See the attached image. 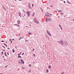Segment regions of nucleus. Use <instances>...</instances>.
I'll use <instances>...</instances> for the list:
<instances>
[{
	"instance_id": "37",
	"label": "nucleus",
	"mask_w": 74,
	"mask_h": 74,
	"mask_svg": "<svg viewBox=\"0 0 74 74\" xmlns=\"http://www.w3.org/2000/svg\"><path fill=\"white\" fill-rule=\"evenodd\" d=\"M21 35V33H20V34H19V36H20V35Z\"/></svg>"
},
{
	"instance_id": "12",
	"label": "nucleus",
	"mask_w": 74,
	"mask_h": 74,
	"mask_svg": "<svg viewBox=\"0 0 74 74\" xmlns=\"http://www.w3.org/2000/svg\"><path fill=\"white\" fill-rule=\"evenodd\" d=\"M45 15L46 16H50L49 15H47V14H46Z\"/></svg>"
},
{
	"instance_id": "29",
	"label": "nucleus",
	"mask_w": 74,
	"mask_h": 74,
	"mask_svg": "<svg viewBox=\"0 0 74 74\" xmlns=\"http://www.w3.org/2000/svg\"><path fill=\"white\" fill-rule=\"evenodd\" d=\"M64 3H66V2H65V1H64Z\"/></svg>"
},
{
	"instance_id": "6",
	"label": "nucleus",
	"mask_w": 74,
	"mask_h": 74,
	"mask_svg": "<svg viewBox=\"0 0 74 74\" xmlns=\"http://www.w3.org/2000/svg\"><path fill=\"white\" fill-rule=\"evenodd\" d=\"M28 34H29L31 35V34H32V33H30V32H28Z\"/></svg>"
},
{
	"instance_id": "30",
	"label": "nucleus",
	"mask_w": 74,
	"mask_h": 74,
	"mask_svg": "<svg viewBox=\"0 0 74 74\" xmlns=\"http://www.w3.org/2000/svg\"><path fill=\"white\" fill-rule=\"evenodd\" d=\"M29 8H31V7H30V6H29Z\"/></svg>"
},
{
	"instance_id": "36",
	"label": "nucleus",
	"mask_w": 74,
	"mask_h": 74,
	"mask_svg": "<svg viewBox=\"0 0 74 74\" xmlns=\"http://www.w3.org/2000/svg\"><path fill=\"white\" fill-rule=\"evenodd\" d=\"M33 63H34H34H35V62H33Z\"/></svg>"
},
{
	"instance_id": "44",
	"label": "nucleus",
	"mask_w": 74,
	"mask_h": 74,
	"mask_svg": "<svg viewBox=\"0 0 74 74\" xmlns=\"http://www.w3.org/2000/svg\"><path fill=\"white\" fill-rule=\"evenodd\" d=\"M7 66H5V67H7Z\"/></svg>"
},
{
	"instance_id": "20",
	"label": "nucleus",
	"mask_w": 74,
	"mask_h": 74,
	"mask_svg": "<svg viewBox=\"0 0 74 74\" xmlns=\"http://www.w3.org/2000/svg\"><path fill=\"white\" fill-rule=\"evenodd\" d=\"M48 20L49 21H51V18H49Z\"/></svg>"
},
{
	"instance_id": "52",
	"label": "nucleus",
	"mask_w": 74,
	"mask_h": 74,
	"mask_svg": "<svg viewBox=\"0 0 74 74\" xmlns=\"http://www.w3.org/2000/svg\"><path fill=\"white\" fill-rule=\"evenodd\" d=\"M7 42H6V43Z\"/></svg>"
},
{
	"instance_id": "21",
	"label": "nucleus",
	"mask_w": 74,
	"mask_h": 74,
	"mask_svg": "<svg viewBox=\"0 0 74 74\" xmlns=\"http://www.w3.org/2000/svg\"><path fill=\"white\" fill-rule=\"evenodd\" d=\"M19 57H18V58H21V56H18Z\"/></svg>"
},
{
	"instance_id": "49",
	"label": "nucleus",
	"mask_w": 74,
	"mask_h": 74,
	"mask_svg": "<svg viewBox=\"0 0 74 74\" xmlns=\"http://www.w3.org/2000/svg\"><path fill=\"white\" fill-rule=\"evenodd\" d=\"M15 1H16V0H15Z\"/></svg>"
},
{
	"instance_id": "26",
	"label": "nucleus",
	"mask_w": 74,
	"mask_h": 74,
	"mask_svg": "<svg viewBox=\"0 0 74 74\" xmlns=\"http://www.w3.org/2000/svg\"><path fill=\"white\" fill-rule=\"evenodd\" d=\"M19 15L20 17H21V16L20 15V14H19Z\"/></svg>"
},
{
	"instance_id": "45",
	"label": "nucleus",
	"mask_w": 74,
	"mask_h": 74,
	"mask_svg": "<svg viewBox=\"0 0 74 74\" xmlns=\"http://www.w3.org/2000/svg\"><path fill=\"white\" fill-rule=\"evenodd\" d=\"M10 40L11 41V42H12V41H11V39Z\"/></svg>"
},
{
	"instance_id": "22",
	"label": "nucleus",
	"mask_w": 74,
	"mask_h": 74,
	"mask_svg": "<svg viewBox=\"0 0 74 74\" xmlns=\"http://www.w3.org/2000/svg\"><path fill=\"white\" fill-rule=\"evenodd\" d=\"M32 65L31 64H29V67H31Z\"/></svg>"
},
{
	"instance_id": "1",
	"label": "nucleus",
	"mask_w": 74,
	"mask_h": 74,
	"mask_svg": "<svg viewBox=\"0 0 74 74\" xmlns=\"http://www.w3.org/2000/svg\"><path fill=\"white\" fill-rule=\"evenodd\" d=\"M34 21L36 24H37V23H39V21H37V18H35L34 19Z\"/></svg>"
},
{
	"instance_id": "27",
	"label": "nucleus",
	"mask_w": 74,
	"mask_h": 74,
	"mask_svg": "<svg viewBox=\"0 0 74 74\" xmlns=\"http://www.w3.org/2000/svg\"><path fill=\"white\" fill-rule=\"evenodd\" d=\"M1 53H2V55H3V52H2Z\"/></svg>"
},
{
	"instance_id": "18",
	"label": "nucleus",
	"mask_w": 74,
	"mask_h": 74,
	"mask_svg": "<svg viewBox=\"0 0 74 74\" xmlns=\"http://www.w3.org/2000/svg\"><path fill=\"white\" fill-rule=\"evenodd\" d=\"M21 53L18 54V56H20V55H21Z\"/></svg>"
},
{
	"instance_id": "24",
	"label": "nucleus",
	"mask_w": 74,
	"mask_h": 74,
	"mask_svg": "<svg viewBox=\"0 0 74 74\" xmlns=\"http://www.w3.org/2000/svg\"><path fill=\"white\" fill-rule=\"evenodd\" d=\"M47 73H48V69H47Z\"/></svg>"
},
{
	"instance_id": "15",
	"label": "nucleus",
	"mask_w": 74,
	"mask_h": 74,
	"mask_svg": "<svg viewBox=\"0 0 74 74\" xmlns=\"http://www.w3.org/2000/svg\"><path fill=\"white\" fill-rule=\"evenodd\" d=\"M34 14H35L34 13H33V14H32V16H34Z\"/></svg>"
},
{
	"instance_id": "41",
	"label": "nucleus",
	"mask_w": 74,
	"mask_h": 74,
	"mask_svg": "<svg viewBox=\"0 0 74 74\" xmlns=\"http://www.w3.org/2000/svg\"><path fill=\"white\" fill-rule=\"evenodd\" d=\"M19 1H21L22 0H18Z\"/></svg>"
},
{
	"instance_id": "14",
	"label": "nucleus",
	"mask_w": 74,
	"mask_h": 74,
	"mask_svg": "<svg viewBox=\"0 0 74 74\" xmlns=\"http://www.w3.org/2000/svg\"><path fill=\"white\" fill-rule=\"evenodd\" d=\"M48 20V19H47L46 20V22H48V20Z\"/></svg>"
},
{
	"instance_id": "11",
	"label": "nucleus",
	"mask_w": 74,
	"mask_h": 74,
	"mask_svg": "<svg viewBox=\"0 0 74 74\" xmlns=\"http://www.w3.org/2000/svg\"><path fill=\"white\" fill-rule=\"evenodd\" d=\"M4 45H5V46L6 47H7V44H6L4 43Z\"/></svg>"
},
{
	"instance_id": "28",
	"label": "nucleus",
	"mask_w": 74,
	"mask_h": 74,
	"mask_svg": "<svg viewBox=\"0 0 74 74\" xmlns=\"http://www.w3.org/2000/svg\"><path fill=\"white\" fill-rule=\"evenodd\" d=\"M7 54L8 55H9V53H7Z\"/></svg>"
},
{
	"instance_id": "16",
	"label": "nucleus",
	"mask_w": 74,
	"mask_h": 74,
	"mask_svg": "<svg viewBox=\"0 0 74 74\" xmlns=\"http://www.w3.org/2000/svg\"><path fill=\"white\" fill-rule=\"evenodd\" d=\"M22 69H23V70L24 69H25V68H24L23 67H22Z\"/></svg>"
},
{
	"instance_id": "5",
	"label": "nucleus",
	"mask_w": 74,
	"mask_h": 74,
	"mask_svg": "<svg viewBox=\"0 0 74 74\" xmlns=\"http://www.w3.org/2000/svg\"><path fill=\"white\" fill-rule=\"evenodd\" d=\"M14 25H16V26H17V27H20L19 25H17V24H14Z\"/></svg>"
},
{
	"instance_id": "43",
	"label": "nucleus",
	"mask_w": 74,
	"mask_h": 74,
	"mask_svg": "<svg viewBox=\"0 0 74 74\" xmlns=\"http://www.w3.org/2000/svg\"><path fill=\"white\" fill-rule=\"evenodd\" d=\"M4 51H5V50H3Z\"/></svg>"
},
{
	"instance_id": "3",
	"label": "nucleus",
	"mask_w": 74,
	"mask_h": 74,
	"mask_svg": "<svg viewBox=\"0 0 74 74\" xmlns=\"http://www.w3.org/2000/svg\"><path fill=\"white\" fill-rule=\"evenodd\" d=\"M47 34H49V36H51V33H50L48 31H47Z\"/></svg>"
},
{
	"instance_id": "50",
	"label": "nucleus",
	"mask_w": 74,
	"mask_h": 74,
	"mask_svg": "<svg viewBox=\"0 0 74 74\" xmlns=\"http://www.w3.org/2000/svg\"><path fill=\"white\" fill-rule=\"evenodd\" d=\"M2 74V73H1V74Z\"/></svg>"
},
{
	"instance_id": "23",
	"label": "nucleus",
	"mask_w": 74,
	"mask_h": 74,
	"mask_svg": "<svg viewBox=\"0 0 74 74\" xmlns=\"http://www.w3.org/2000/svg\"><path fill=\"white\" fill-rule=\"evenodd\" d=\"M33 56H34V57H35V56H36V55H35L34 54H33Z\"/></svg>"
},
{
	"instance_id": "9",
	"label": "nucleus",
	"mask_w": 74,
	"mask_h": 74,
	"mask_svg": "<svg viewBox=\"0 0 74 74\" xmlns=\"http://www.w3.org/2000/svg\"><path fill=\"white\" fill-rule=\"evenodd\" d=\"M59 26L60 27V28H61V30H62V27H61V26H60V25H59Z\"/></svg>"
},
{
	"instance_id": "25",
	"label": "nucleus",
	"mask_w": 74,
	"mask_h": 74,
	"mask_svg": "<svg viewBox=\"0 0 74 74\" xmlns=\"http://www.w3.org/2000/svg\"><path fill=\"white\" fill-rule=\"evenodd\" d=\"M48 14H49V15H51H51H52V14H49V13H48Z\"/></svg>"
},
{
	"instance_id": "48",
	"label": "nucleus",
	"mask_w": 74,
	"mask_h": 74,
	"mask_svg": "<svg viewBox=\"0 0 74 74\" xmlns=\"http://www.w3.org/2000/svg\"><path fill=\"white\" fill-rule=\"evenodd\" d=\"M30 26H31V25H30Z\"/></svg>"
},
{
	"instance_id": "13",
	"label": "nucleus",
	"mask_w": 74,
	"mask_h": 74,
	"mask_svg": "<svg viewBox=\"0 0 74 74\" xmlns=\"http://www.w3.org/2000/svg\"><path fill=\"white\" fill-rule=\"evenodd\" d=\"M58 12H62V11L61 10H59Z\"/></svg>"
},
{
	"instance_id": "32",
	"label": "nucleus",
	"mask_w": 74,
	"mask_h": 74,
	"mask_svg": "<svg viewBox=\"0 0 74 74\" xmlns=\"http://www.w3.org/2000/svg\"><path fill=\"white\" fill-rule=\"evenodd\" d=\"M1 42H4V41H3V40H2V41H1Z\"/></svg>"
},
{
	"instance_id": "51",
	"label": "nucleus",
	"mask_w": 74,
	"mask_h": 74,
	"mask_svg": "<svg viewBox=\"0 0 74 74\" xmlns=\"http://www.w3.org/2000/svg\"><path fill=\"white\" fill-rule=\"evenodd\" d=\"M73 20L74 21V19H73Z\"/></svg>"
},
{
	"instance_id": "38",
	"label": "nucleus",
	"mask_w": 74,
	"mask_h": 74,
	"mask_svg": "<svg viewBox=\"0 0 74 74\" xmlns=\"http://www.w3.org/2000/svg\"><path fill=\"white\" fill-rule=\"evenodd\" d=\"M33 5H34V4H32V6H33Z\"/></svg>"
},
{
	"instance_id": "31",
	"label": "nucleus",
	"mask_w": 74,
	"mask_h": 74,
	"mask_svg": "<svg viewBox=\"0 0 74 74\" xmlns=\"http://www.w3.org/2000/svg\"><path fill=\"white\" fill-rule=\"evenodd\" d=\"M32 51H34V49H33L32 50Z\"/></svg>"
},
{
	"instance_id": "19",
	"label": "nucleus",
	"mask_w": 74,
	"mask_h": 74,
	"mask_svg": "<svg viewBox=\"0 0 74 74\" xmlns=\"http://www.w3.org/2000/svg\"><path fill=\"white\" fill-rule=\"evenodd\" d=\"M29 73H30L31 72V70H30L29 71Z\"/></svg>"
},
{
	"instance_id": "7",
	"label": "nucleus",
	"mask_w": 74,
	"mask_h": 74,
	"mask_svg": "<svg viewBox=\"0 0 74 74\" xmlns=\"http://www.w3.org/2000/svg\"><path fill=\"white\" fill-rule=\"evenodd\" d=\"M17 23H18V24H19V23H20V21H19L18 20L17 21Z\"/></svg>"
},
{
	"instance_id": "35",
	"label": "nucleus",
	"mask_w": 74,
	"mask_h": 74,
	"mask_svg": "<svg viewBox=\"0 0 74 74\" xmlns=\"http://www.w3.org/2000/svg\"><path fill=\"white\" fill-rule=\"evenodd\" d=\"M3 48H5V47H4V46H3Z\"/></svg>"
},
{
	"instance_id": "46",
	"label": "nucleus",
	"mask_w": 74,
	"mask_h": 74,
	"mask_svg": "<svg viewBox=\"0 0 74 74\" xmlns=\"http://www.w3.org/2000/svg\"><path fill=\"white\" fill-rule=\"evenodd\" d=\"M25 16V15L24 16Z\"/></svg>"
},
{
	"instance_id": "8",
	"label": "nucleus",
	"mask_w": 74,
	"mask_h": 74,
	"mask_svg": "<svg viewBox=\"0 0 74 74\" xmlns=\"http://www.w3.org/2000/svg\"><path fill=\"white\" fill-rule=\"evenodd\" d=\"M48 67H49V69H51V66H48Z\"/></svg>"
},
{
	"instance_id": "40",
	"label": "nucleus",
	"mask_w": 74,
	"mask_h": 74,
	"mask_svg": "<svg viewBox=\"0 0 74 74\" xmlns=\"http://www.w3.org/2000/svg\"><path fill=\"white\" fill-rule=\"evenodd\" d=\"M12 40H14V39H13Z\"/></svg>"
},
{
	"instance_id": "39",
	"label": "nucleus",
	"mask_w": 74,
	"mask_h": 74,
	"mask_svg": "<svg viewBox=\"0 0 74 74\" xmlns=\"http://www.w3.org/2000/svg\"><path fill=\"white\" fill-rule=\"evenodd\" d=\"M4 61H5V59H4Z\"/></svg>"
},
{
	"instance_id": "10",
	"label": "nucleus",
	"mask_w": 74,
	"mask_h": 74,
	"mask_svg": "<svg viewBox=\"0 0 74 74\" xmlns=\"http://www.w3.org/2000/svg\"><path fill=\"white\" fill-rule=\"evenodd\" d=\"M12 51H13V52H15V50L14 49H12Z\"/></svg>"
},
{
	"instance_id": "42",
	"label": "nucleus",
	"mask_w": 74,
	"mask_h": 74,
	"mask_svg": "<svg viewBox=\"0 0 74 74\" xmlns=\"http://www.w3.org/2000/svg\"><path fill=\"white\" fill-rule=\"evenodd\" d=\"M8 49H9V48H8Z\"/></svg>"
},
{
	"instance_id": "2",
	"label": "nucleus",
	"mask_w": 74,
	"mask_h": 74,
	"mask_svg": "<svg viewBox=\"0 0 74 74\" xmlns=\"http://www.w3.org/2000/svg\"><path fill=\"white\" fill-rule=\"evenodd\" d=\"M28 16H29L30 15V11H28L27 12Z\"/></svg>"
},
{
	"instance_id": "47",
	"label": "nucleus",
	"mask_w": 74,
	"mask_h": 74,
	"mask_svg": "<svg viewBox=\"0 0 74 74\" xmlns=\"http://www.w3.org/2000/svg\"><path fill=\"white\" fill-rule=\"evenodd\" d=\"M2 27H3V26H2Z\"/></svg>"
},
{
	"instance_id": "4",
	"label": "nucleus",
	"mask_w": 74,
	"mask_h": 74,
	"mask_svg": "<svg viewBox=\"0 0 74 74\" xmlns=\"http://www.w3.org/2000/svg\"><path fill=\"white\" fill-rule=\"evenodd\" d=\"M21 61L22 63H23V64H24V61H23V60H21Z\"/></svg>"
},
{
	"instance_id": "17",
	"label": "nucleus",
	"mask_w": 74,
	"mask_h": 74,
	"mask_svg": "<svg viewBox=\"0 0 74 74\" xmlns=\"http://www.w3.org/2000/svg\"><path fill=\"white\" fill-rule=\"evenodd\" d=\"M5 56H7V55H6V52H5Z\"/></svg>"
},
{
	"instance_id": "34",
	"label": "nucleus",
	"mask_w": 74,
	"mask_h": 74,
	"mask_svg": "<svg viewBox=\"0 0 74 74\" xmlns=\"http://www.w3.org/2000/svg\"><path fill=\"white\" fill-rule=\"evenodd\" d=\"M29 5H30V4L29 3Z\"/></svg>"
},
{
	"instance_id": "33",
	"label": "nucleus",
	"mask_w": 74,
	"mask_h": 74,
	"mask_svg": "<svg viewBox=\"0 0 74 74\" xmlns=\"http://www.w3.org/2000/svg\"><path fill=\"white\" fill-rule=\"evenodd\" d=\"M22 55H24V53H23L22 54Z\"/></svg>"
}]
</instances>
